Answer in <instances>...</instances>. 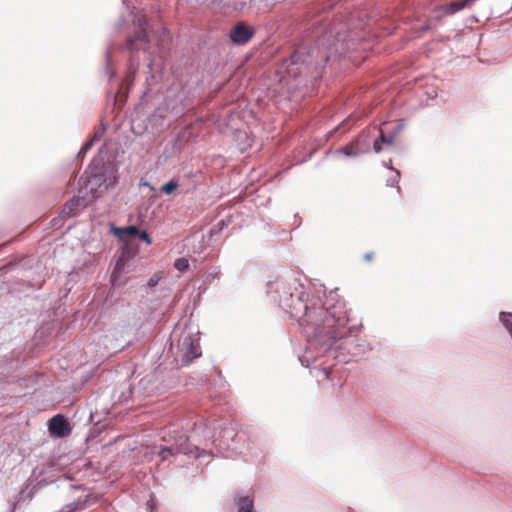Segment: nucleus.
<instances>
[{
    "label": "nucleus",
    "mask_w": 512,
    "mask_h": 512,
    "mask_svg": "<svg viewBox=\"0 0 512 512\" xmlns=\"http://www.w3.org/2000/svg\"><path fill=\"white\" fill-rule=\"evenodd\" d=\"M102 134V132H95L91 139H93L94 141L99 140L102 137Z\"/></svg>",
    "instance_id": "4be33fe9"
},
{
    "label": "nucleus",
    "mask_w": 512,
    "mask_h": 512,
    "mask_svg": "<svg viewBox=\"0 0 512 512\" xmlns=\"http://www.w3.org/2000/svg\"><path fill=\"white\" fill-rule=\"evenodd\" d=\"M180 342L184 355L187 359L192 360L201 355L198 337L190 334L182 335Z\"/></svg>",
    "instance_id": "39448f33"
},
{
    "label": "nucleus",
    "mask_w": 512,
    "mask_h": 512,
    "mask_svg": "<svg viewBox=\"0 0 512 512\" xmlns=\"http://www.w3.org/2000/svg\"><path fill=\"white\" fill-rule=\"evenodd\" d=\"M87 204L85 195H78L70 199L65 203L62 209V214L65 217L75 216L80 207H84Z\"/></svg>",
    "instance_id": "0eeeda50"
},
{
    "label": "nucleus",
    "mask_w": 512,
    "mask_h": 512,
    "mask_svg": "<svg viewBox=\"0 0 512 512\" xmlns=\"http://www.w3.org/2000/svg\"><path fill=\"white\" fill-rule=\"evenodd\" d=\"M236 504L238 512H254V501L249 496L240 497Z\"/></svg>",
    "instance_id": "9b49d317"
},
{
    "label": "nucleus",
    "mask_w": 512,
    "mask_h": 512,
    "mask_svg": "<svg viewBox=\"0 0 512 512\" xmlns=\"http://www.w3.org/2000/svg\"><path fill=\"white\" fill-rule=\"evenodd\" d=\"M467 6V1L458 0L449 4L441 6L439 9L443 12V15H452L458 11H461Z\"/></svg>",
    "instance_id": "9d476101"
},
{
    "label": "nucleus",
    "mask_w": 512,
    "mask_h": 512,
    "mask_svg": "<svg viewBox=\"0 0 512 512\" xmlns=\"http://www.w3.org/2000/svg\"><path fill=\"white\" fill-rule=\"evenodd\" d=\"M313 372H314V376L318 380L327 379V378H329V375H330L329 368L314 367Z\"/></svg>",
    "instance_id": "4468645a"
},
{
    "label": "nucleus",
    "mask_w": 512,
    "mask_h": 512,
    "mask_svg": "<svg viewBox=\"0 0 512 512\" xmlns=\"http://www.w3.org/2000/svg\"><path fill=\"white\" fill-rule=\"evenodd\" d=\"M126 263L124 254L116 262L115 268L111 274V283L113 286H122L126 283V280L122 278V275L127 273Z\"/></svg>",
    "instance_id": "6e6552de"
},
{
    "label": "nucleus",
    "mask_w": 512,
    "mask_h": 512,
    "mask_svg": "<svg viewBox=\"0 0 512 512\" xmlns=\"http://www.w3.org/2000/svg\"><path fill=\"white\" fill-rule=\"evenodd\" d=\"M97 183V178L93 177L86 181L85 188L90 189V192L93 193L94 191V185Z\"/></svg>",
    "instance_id": "a211bd4d"
},
{
    "label": "nucleus",
    "mask_w": 512,
    "mask_h": 512,
    "mask_svg": "<svg viewBox=\"0 0 512 512\" xmlns=\"http://www.w3.org/2000/svg\"><path fill=\"white\" fill-rule=\"evenodd\" d=\"M48 430L52 436L63 438L71 433V426L63 415L57 414L49 419Z\"/></svg>",
    "instance_id": "20e7f679"
},
{
    "label": "nucleus",
    "mask_w": 512,
    "mask_h": 512,
    "mask_svg": "<svg viewBox=\"0 0 512 512\" xmlns=\"http://www.w3.org/2000/svg\"><path fill=\"white\" fill-rule=\"evenodd\" d=\"M177 187L178 183L174 180H171L161 187V191L165 194H171L177 189Z\"/></svg>",
    "instance_id": "dca6fc26"
},
{
    "label": "nucleus",
    "mask_w": 512,
    "mask_h": 512,
    "mask_svg": "<svg viewBox=\"0 0 512 512\" xmlns=\"http://www.w3.org/2000/svg\"><path fill=\"white\" fill-rule=\"evenodd\" d=\"M174 267L180 272H185L189 269V261L184 257L178 258L175 260Z\"/></svg>",
    "instance_id": "2eb2a0df"
},
{
    "label": "nucleus",
    "mask_w": 512,
    "mask_h": 512,
    "mask_svg": "<svg viewBox=\"0 0 512 512\" xmlns=\"http://www.w3.org/2000/svg\"><path fill=\"white\" fill-rule=\"evenodd\" d=\"M157 282H158V279H155L154 277H152V278L149 280L148 284H149V286H152V287H153V286H155V285L157 284Z\"/></svg>",
    "instance_id": "5701e85b"
},
{
    "label": "nucleus",
    "mask_w": 512,
    "mask_h": 512,
    "mask_svg": "<svg viewBox=\"0 0 512 512\" xmlns=\"http://www.w3.org/2000/svg\"><path fill=\"white\" fill-rule=\"evenodd\" d=\"M252 36V30L243 23H238L230 32V38L236 44H245Z\"/></svg>",
    "instance_id": "423d86ee"
},
{
    "label": "nucleus",
    "mask_w": 512,
    "mask_h": 512,
    "mask_svg": "<svg viewBox=\"0 0 512 512\" xmlns=\"http://www.w3.org/2000/svg\"><path fill=\"white\" fill-rule=\"evenodd\" d=\"M93 142H94V140H93V139L88 140V141L84 144V146L82 147V151L86 152V151L90 150V149H91V147L93 146Z\"/></svg>",
    "instance_id": "aec40b11"
},
{
    "label": "nucleus",
    "mask_w": 512,
    "mask_h": 512,
    "mask_svg": "<svg viewBox=\"0 0 512 512\" xmlns=\"http://www.w3.org/2000/svg\"><path fill=\"white\" fill-rule=\"evenodd\" d=\"M137 236H138L140 239L144 240L147 244H151V239H150V237H149V235H148V233H147V232H145V231H140V230H139V233H138V235H137Z\"/></svg>",
    "instance_id": "6ab92c4d"
},
{
    "label": "nucleus",
    "mask_w": 512,
    "mask_h": 512,
    "mask_svg": "<svg viewBox=\"0 0 512 512\" xmlns=\"http://www.w3.org/2000/svg\"><path fill=\"white\" fill-rule=\"evenodd\" d=\"M162 439L165 442H173V445L168 447H163L159 451V456L162 461L167 460L170 456H173L177 453H190L191 449L188 445V437L179 432L178 430H171L170 428L163 431Z\"/></svg>",
    "instance_id": "f03ea898"
},
{
    "label": "nucleus",
    "mask_w": 512,
    "mask_h": 512,
    "mask_svg": "<svg viewBox=\"0 0 512 512\" xmlns=\"http://www.w3.org/2000/svg\"><path fill=\"white\" fill-rule=\"evenodd\" d=\"M136 69H137L136 67H133L132 65L130 66L129 73H128V75L125 78V82H126L127 85L132 84V82L134 80Z\"/></svg>",
    "instance_id": "f3484780"
},
{
    "label": "nucleus",
    "mask_w": 512,
    "mask_h": 512,
    "mask_svg": "<svg viewBox=\"0 0 512 512\" xmlns=\"http://www.w3.org/2000/svg\"><path fill=\"white\" fill-rule=\"evenodd\" d=\"M374 258V253L373 252H369V253H365L364 256H363V259L366 261V262H370L372 261Z\"/></svg>",
    "instance_id": "412c9836"
},
{
    "label": "nucleus",
    "mask_w": 512,
    "mask_h": 512,
    "mask_svg": "<svg viewBox=\"0 0 512 512\" xmlns=\"http://www.w3.org/2000/svg\"><path fill=\"white\" fill-rule=\"evenodd\" d=\"M134 23L138 30L135 32L134 36L127 40V48L130 51H137L139 49L146 50L149 43L147 34L148 19L145 15L141 14L136 17Z\"/></svg>",
    "instance_id": "7ed1b4c3"
},
{
    "label": "nucleus",
    "mask_w": 512,
    "mask_h": 512,
    "mask_svg": "<svg viewBox=\"0 0 512 512\" xmlns=\"http://www.w3.org/2000/svg\"><path fill=\"white\" fill-rule=\"evenodd\" d=\"M139 233V229L135 226H129L126 228H118L116 229V234L121 240H128L131 237L137 236Z\"/></svg>",
    "instance_id": "f8f14e48"
},
{
    "label": "nucleus",
    "mask_w": 512,
    "mask_h": 512,
    "mask_svg": "<svg viewBox=\"0 0 512 512\" xmlns=\"http://www.w3.org/2000/svg\"><path fill=\"white\" fill-rule=\"evenodd\" d=\"M290 314L299 320L304 332L324 343L343 338L347 331L348 316L342 303L325 307L319 297L304 302L291 295Z\"/></svg>",
    "instance_id": "f257e3e1"
},
{
    "label": "nucleus",
    "mask_w": 512,
    "mask_h": 512,
    "mask_svg": "<svg viewBox=\"0 0 512 512\" xmlns=\"http://www.w3.org/2000/svg\"><path fill=\"white\" fill-rule=\"evenodd\" d=\"M394 142H395V136H393V135H386L384 133V131L381 129L380 130V137H379V139H375L374 143H373L374 151L376 153H379V152L382 151L381 144H384L387 147H390V146H392L394 144Z\"/></svg>",
    "instance_id": "1a4fd4ad"
},
{
    "label": "nucleus",
    "mask_w": 512,
    "mask_h": 512,
    "mask_svg": "<svg viewBox=\"0 0 512 512\" xmlns=\"http://www.w3.org/2000/svg\"><path fill=\"white\" fill-rule=\"evenodd\" d=\"M360 139L352 142L350 145H347L342 150L346 156H355L362 152V149L359 148Z\"/></svg>",
    "instance_id": "ddd939ff"
}]
</instances>
